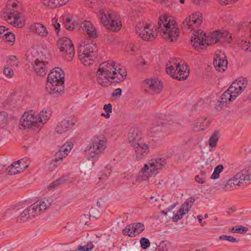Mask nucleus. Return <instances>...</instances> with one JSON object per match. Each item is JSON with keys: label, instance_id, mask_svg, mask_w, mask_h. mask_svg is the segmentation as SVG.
Here are the masks:
<instances>
[{"label": "nucleus", "instance_id": "nucleus-1", "mask_svg": "<svg viewBox=\"0 0 251 251\" xmlns=\"http://www.w3.org/2000/svg\"><path fill=\"white\" fill-rule=\"evenodd\" d=\"M157 30L163 38L170 39L171 42L175 41L179 34L178 28L174 21L165 15L159 17Z\"/></svg>", "mask_w": 251, "mask_h": 251}, {"label": "nucleus", "instance_id": "nucleus-2", "mask_svg": "<svg viewBox=\"0 0 251 251\" xmlns=\"http://www.w3.org/2000/svg\"><path fill=\"white\" fill-rule=\"evenodd\" d=\"M218 32L214 31L208 36L205 35L202 31L198 30L194 31L192 34L191 41L193 47L198 50H202L207 45L214 44L219 42L217 35Z\"/></svg>", "mask_w": 251, "mask_h": 251}, {"label": "nucleus", "instance_id": "nucleus-3", "mask_svg": "<svg viewBox=\"0 0 251 251\" xmlns=\"http://www.w3.org/2000/svg\"><path fill=\"white\" fill-rule=\"evenodd\" d=\"M106 146V141L103 137L100 136H93L84 151L86 157L88 160L98 158L103 153Z\"/></svg>", "mask_w": 251, "mask_h": 251}, {"label": "nucleus", "instance_id": "nucleus-4", "mask_svg": "<svg viewBox=\"0 0 251 251\" xmlns=\"http://www.w3.org/2000/svg\"><path fill=\"white\" fill-rule=\"evenodd\" d=\"M166 163L164 158L151 160L149 164L144 165L139 173V176L141 177L142 180H146L149 177L155 176L165 166Z\"/></svg>", "mask_w": 251, "mask_h": 251}, {"label": "nucleus", "instance_id": "nucleus-5", "mask_svg": "<svg viewBox=\"0 0 251 251\" xmlns=\"http://www.w3.org/2000/svg\"><path fill=\"white\" fill-rule=\"evenodd\" d=\"M101 23L108 30L116 31L120 30L122 26L121 21L106 10L100 9L96 12Z\"/></svg>", "mask_w": 251, "mask_h": 251}, {"label": "nucleus", "instance_id": "nucleus-6", "mask_svg": "<svg viewBox=\"0 0 251 251\" xmlns=\"http://www.w3.org/2000/svg\"><path fill=\"white\" fill-rule=\"evenodd\" d=\"M251 180V168L245 169L238 172L232 179L227 181L225 185L224 189L230 191L236 186H241L244 182Z\"/></svg>", "mask_w": 251, "mask_h": 251}, {"label": "nucleus", "instance_id": "nucleus-7", "mask_svg": "<svg viewBox=\"0 0 251 251\" xmlns=\"http://www.w3.org/2000/svg\"><path fill=\"white\" fill-rule=\"evenodd\" d=\"M58 47L64 58L70 61L75 55V49L72 41L67 37H62L57 42Z\"/></svg>", "mask_w": 251, "mask_h": 251}, {"label": "nucleus", "instance_id": "nucleus-8", "mask_svg": "<svg viewBox=\"0 0 251 251\" xmlns=\"http://www.w3.org/2000/svg\"><path fill=\"white\" fill-rule=\"evenodd\" d=\"M3 17L8 23L14 26L22 28L25 25V17L21 13L15 11L14 10H10L6 13L3 14Z\"/></svg>", "mask_w": 251, "mask_h": 251}, {"label": "nucleus", "instance_id": "nucleus-9", "mask_svg": "<svg viewBox=\"0 0 251 251\" xmlns=\"http://www.w3.org/2000/svg\"><path fill=\"white\" fill-rule=\"evenodd\" d=\"M152 25H144L139 24L135 27L136 33L138 35L145 41L153 40L156 36V31L152 30Z\"/></svg>", "mask_w": 251, "mask_h": 251}, {"label": "nucleus", "instance_id": "nucleus-10", "mask_svg": "<svg viewBox=\"0 0 251 251\" xmlns=\"http://www.w3.org/2000/svg\"><path fill=\"white\" fill-rule=\"evenodd\" d=\"M202 21V15L201 13L197 12L190 15L187 17L182 24V27L186 30H194L201 25Z\"/></svg>", "mask_w": 251, "mask_h": 251}, {"label": "nucleus", "instance_id": "nucleus-11", "mask_svg": "<svg viewBox=\"0 0 251 251\" xmlns=\"http://www.w3.org/2000/svg\"><path fill=\"white\" fill-rule=\"evenodd\" d=\"M73 144L72 142H67L65 143L55 155L54 159L50 163V168L52 169L57 167L61 163L63 158H65L71 150Z\"/></svg>", "mask_w": 251, "mask_h": 251}, {"label": "nucleus", "instance_id": "nucleus-12", "mask_svg": "<svg viewBox=\"0 0 251 251\" xmlns=\"http://www.w3.org/2000/svg\"><path fill=\"white\" fill-rule=\"evenodd\" d=\"M39 123L37 116H35L33 111L25 112L21 119L19 126L24 129L29 128Z\"/></svg>", "mask_w": 251, "mask_h": 251}, {"label": "nucleus", "instance_id": "nucleus-13", "mask_svg": "<svg viewBox=\"0 0 251 251\" xmlns=\"http://www.w3.org/2000/svg\"><path fill=\"white\" fill-rule=\"evenodd\" d=\"M50 205V200L48 198H44L37 201L30 205V208H32V212L36 216L40 215L44 212Z\"/></svg>", "mask_w": 251, "mask_h": 251}, {"label": "nucleus", "instance_id": "nucleus-14", "mask_svg": "<svg viewBox=\"0 0 251 251\" xmlns=\"http://www.w3.org/2000/svg\"><path fill=\"white\" fill-rule=\"evenodd\" d=\"M145 226L143 224L135 223L127 225L123 230V233L124 235L135 237L143 232Z\"/></svg>", "mask_w": 251, "mask_h": 251}, {"label": "nucleus", "instance_id": "nucleus-15", "mask_svg": "<svg viewBox=\"0 0 251 251\" xmlns=\"http://www.w3.org/2000/svg\"><path fill=\"white\" fill-rule=\"evenodd\" d=\"M213 65L215 69L219 72L225 71L227 67V61L224 52L221 51L216 52L213 60Z\"/></svg>", "mask_w": 251, "mask_h": 251}, {"label": "nucleus", "instance_id": "nucleus-16", "mask_svg": "<svg viewBox=\"0 0 251 251\" xmlns=\"http://www.w3.org/2000/svg\"><path fill=\"white\" fill-rule=\"evenodd\" d=\"M77 122L75 117H69L68 119H64L58 123L56 127V131L59 134H62L69 130Z\"/></svg>", "mask_w": 251, "mask_h": 251}, {"label": "nucleus", "instance_id": "nucleus-17", "mask_svg": "<svg viewBox=\"0 0 251 251\" xmlns=\"http://www.w3.org/2000/svg\"><path fill=\"white\" fill-rule=\"evenodd\" d=\"M144 85L145 88L153 93H159L162 88V83L157 78H150L144 80Z\"/></svg>", "mask_w": 251, "mask_h": 251}, {"label": "nucleus", "instance_id": "nucleus-18", "mask_svg": "<svg viewBox=\"0 0 251 251\" xmlns=\"http://www.w3.org/2000/svg\"><path fill=\"white\" fill-rule=\"evenodd\" d=\"M176 65V74H174L173 78L178 80H185L189 75V69L186 64L180 65L179 63H174Z\"/></svg>", "mask_w": 251, "mask_h": 251}, {"label": "nucleus", "instance_id": "nucleus-19", "mask_svg": "<svg viewBox=\"0 0 251 251\" xmlns=\"http://www.w3.org/2000/svg\"><path fill=\"white\" fill-rule=\"evenodd\" d=\"M47 79L50 81L58 82L59 84H64V74L62 70L59 68H55L50 71Z\"/></svg>", "mask_w": 251, "mask_h": 251}, {"label": "nucleus", "instance_id": "nucleus-20", "mask_svg": "<svg viewBox=\"0 0 251 251\" xmlns=\"http://www.w3.org/2000/svg\"><path fill=\"white\" fill-rule=\"evenodd\" d=\"M110 76L98 69L96 74V79L99 84L102 87H107L111 84Z\"/></svg>", "mask_w": 251, "mask_h": 251}, {"label": "nucleus", "instance_id": "nucleus-21", "mask_svg": "<svg viewBox=\"0 0 251 251\" xmlns=\"http://www.w3.org/2000/svg\"><path fill=\"white\" fill-rule=\"evenodd\" d=\"M64 88V84H59L58 82L47 79L46 90L50 94L53 95L60 93L63 91Z\"/></svg>", "mask_w": 251, "mask_h": 251}, {"label": "nucleus", "instance_id": "nucleus-22", "mask_svg": "<svg viewBox=\"0 0 251 251\" xmlns=\"http://www.w3.org/2000/svg\"><path fill=\"white\" fill-rule=\"evenodd\" d=\"M96 50V46L94 44L89 42L87 43L83 42L80 45L78 49V53L95 55Z\"/></svg>", "mask_w": 251, "mask_h": 251}, {"label": "nucleus", "instance_id": "nucleus-23", "mask_svg": "<svg viewBox=\"0 0 251 251\" xmlns=\"http://www.w3.org/2000/svg\"><path fill=\"white\" fill-rule=\"evenodd\" d=\"M142 133L136 128H130L128 133V141L131 146L141 142Z\"/></svg>", "mask_w": 251, "mask_h": 251}, {"label": "nucleus", "instance_id": "nucleus-24", "mask_svg": "<svg viewBox=\"0 0 251 251\" xmlns=\"http://www.w3.org/2000/svg\"><path fill=\"white\" fill-rule=\"evenodd\" d=\"M132 147L135 151L136 158L138 160L142 159L143 156L146 155L149 151L148 145L142 142L136 144Z\"/></svg>", "mask_w": 251, "mask_h": 251}, {"label": "nucleus", "instance_id": "nucleus-25", "mask_svg": "<svg viewBox=\"0 0 251 251\" xmlns=\"http://www.w3.org/2000/svg\"><path fill=\"white\" fill-rule=\"evenodd\" d=\"M30 31L38 34L42 37H46L48 35V31L47 28L42 24L39 23H35L29 26Z\"/></svg>", "mask_w": 251, "mask_h": 251}, {"label": "nucleus", "instance_id": "nucleus-26", "mask_svg": "<svg viewBox=\"0 0 251 251\" xmlns=\"http://www.w3.org/2000/svg\"><path fill=\"white\" fill-rule=\"evenodd\" d=\"M79 30L85 31L91 37H97V32L92 24L89 21H84L79 26Z\"/></svg>", "mask_w": 251, "mask_h": 251}, {"label": "nucleus", "instance_id": "nucleus-27", "mask_svg": "<svg viewBox=\"0 0 251 251\" xmlns=\"http://www.w3.org/2000/svg\"><path fill=\"white\" fill-rule=\"evenodd\" d=\"M126 76V72L120 68L113 71L110 76L111 83H119L124 80Z\"/></svg>", "mask_w": 251, "mask_h": 251}, {"label": "nucleus", "instance_id": "nucleus-28", "mask_svg": "<svg viewBox=\"0 0 251 251\" xmlns=\"http://www.w3.org/2000/svg\"><path fill=\"white\" fill-rule=\"evenodd\" d=\"M47 64V62L40 60L32 64L34 71L37 75L44 76L47 74L48 71Z\"/></svg>", "mask_w": 251, "mask_h": 251}, {"label": "nucleus", "instance_id": "nucleus-29", "mask_svg": "<svg viewBox=\"0 0 251 251\" xmlns=\"http://www.w3.org/2000/svg\"><path fill=\"white\" fill-rule=\"evenodd\" d=\"M32 208H30V206L25 209L17 218V221L19 223H24L27 221L29 219L35 217L36 216L34 214H32Z\"/></svg>", "mask_w": 251, "mask_h": 251}, {"label": "nucleus", "instance_id": "nucleus-30", "mask_svg": "<svg viewBox=\"0 0 251 251\" xmlns=\"http://www.w3.org/2000/svg\"><path fill=\"white\" fill-rule=\"evenodd\" d=\"M115 65V62L113 61L104 62L100 64L99 69L111 75L113 71L116 70V68L114 67Z\"/></svg>", "mask_w": 251, "mask_h": 251}, {"label": "nucleus", "instance_id": "nucleus-31", "mask_svg": "<svg viewBox=\"0 0 251 251\" xmlns=\"http://www.w3.org/2000/svg\"><path fill=\"white\" fill-rule=\"evenodd\" d=\"M39 52L37 49L31 48L28 50L26 53V60L32 65L39 60L37 58Z\"/></svg>", "mask_w": 251, "mask_h": 251}, {"label": "nucleus", "instance_id": "nucleus-32", "mask_svg": "<svg viewBox=\"0 0 251 251\" xmlns=\"http://www.w3.org/2000/svg\"><path fill=\"white\" fill-rule=\"evenodd\" d=\"M44 5L50 8L66 4L69 0H42Z\"/></svg>", "mask_w": 251, "mask_h": 251}, {"label": "nucleus", "instance_id": "nucleus-33", "mask_svg": "<svg viewBox=\"0 0 251 251\" xmlns=\"http://www.w3.org/2000/svg\"><path fill=\"white\" fill-rule=\"evenodd\" d=\"M206 123V119L201 118L197 119L193 123V130L195 131L204 130Z\"/></svg>", "mask_w": 251, "mask_h": 251}, {"label": "nucleus", "instance_id": "nucleus-34", "mask_svg": "<svg viewBox=\"0 0 251 251\" xmlns=\"http://www.w3.org/2000/svg\"><path fill=\"white\" fill-rule=\"evenodd\" d=\"M21 163V160L12 163L6 168V173L9 175H15L20 173L22 168L18 169V167H16V165H20Z\"/></svg>", "mask_w": 251, "mask_h": 251}, {"label": "nucleus", "instance_id": "nucleus-35", "mask_svg": "<svg viewBox=\"0 0 251 251\" xmlns=\"http://www.w3.org/2000/svg\"><path fill=\"white\" fill-rule=\"evenodd\" d=\"M78 56L81 62L85 66H89L92 64L94 62V58L95 57V55L81 53H78Z\"/></svg>", "mask_w": 251, "mask_h": 251}, {"label": "nucleus", "instance_id": "nucleus-36", "mask_svg": "<svg viewBox=\"0 0 251 251\" xmlns=\"http://www.w3.org/2000/svg\"><path fill=\"white\" fill-rule=\"evenodd\" d=\"M51 111L50 109H43L37 115L39 123H43L48 120L51 116Z\"/></svg>", "mask_w": 251, "mask_h": 251}, {"label": "nucleus", "instance_id": "nucleus-37", "mask_svg": "<svg viewBox=\"0 0 251 251\" xmlns=\"http://www.w3.org/2000/svg\"><path fill=\"white\" fill-rule=\"evenodd\" d=\"M237 97V96H236L235 94H233V93L228 92L227 89L222 95L221 99L224 102L226 103L227 102L231 101L232 100H235Z\"/></svg>", "mask_w": 251, "mask_h": 251}, {"label": "nucleus", "instance_id": "nucleus-38", "mask_svg": "<svg viewBox=\"0 0 251 251\" xmlns=\"http://www.w3.org/2000/svg\"><path fill=\"white\" fill-rule=\"evenodd\" d=\"M218 32L217 35L218 38H219L220 42H230L231 40V36L229 35V33L227 31L224 30L222 32Z\"/></svg>", "mask_w": 251, "mask_h": 251}, {"label": "nucleus", "instance_id": "nucleus-39", "mask_svg": "<svg viewBox=\"0 0 251 251\" xmlns=\"http://www.w3.org/2000/svg\"><path fill=\"white\" fill-rule=\"evenodd\" d=\"M238 82H234L232 83L230 86L228 88V91L230 93H233L236 96H238L243 90L241 89Z\"/></svg>", "mask_w": 251, "mask_h": 251}, {"label": "nucleus", "instance_id": "nucleus-40", "mask_svg": "<svg viewBox=\"0 0 251 251\" xmlns=\"http://www.w3.org/2000/svg\"><path fill=\"white\" fill-rule=\"evenodd\" d=\"M175 59H172L170 61L169 64L167 65V68L166 69V72L168 74L171 75V76L173 77V75L174 74H176V65L174 63H176L175 61Z\"/></svg>", "mask_w": 251, "mask_h": 251}, {"label": "nucleus", "instance_id": "nucleus-41", "mask_svg": "<svg viewBox=\"0 0 251 251\" xmlns=\"http://www.w3.org/2000/svg\"><path fill=\"white\" fill-rule=\"evenodd\" d=\"M219 132L215 130L211 135L209 140V146L211 148H215L217 146V143L219 139Z\"/></svg>", "mask_w": 251, "mask_h": 251}, {"label": "nucleus", "instance_id": "nucleus-42", "mask_svg": "<svg viewBox=\"0 0 251 251\" xmlns=\"http://www.w3.org/2000/svg\"><path fill=\"white\" fill-rule=\"evenodd\" d=\"M4 35V40L9 43H11L12 44L14 43L15 40V37L14 33L11 32L9 30H7Z\"/></svg>", "mask_w": 251, "mask_h": 251}, {"label": "nucleus", "instance_id": "nucleus-43", "mask_svg": "<svg viewBox=\"0 0 251 251\" xmlns=\"http://www.w3.org/2000/svg\"><path fill=\"white\" fill-rule=\"evenodd\" d=\"M224 167L222 165H218L214 170V172L210 176L212 179H217L219 177L220 174L223 171Z\"/></svg>", "mask_w": 251, "mask_h": 251}, {"label": "nucleus", "instance_id": "nucleus-44", "mask_svg": "<svg viewBox=\"0 0 251 251\" xmlns=\"http://www.w3.org/2000/svg\"><path fill=\"white\" fill-rule=\"evenodd\" d=\"M8 114L6 112L1 111L0 112V126H4L7 124Z\"/></svg>", "mask_w": 251, "mask_h": 251}, {"label": "nucleus", "instance_id": "nucleus-45", "mask_svg": "<svg viewBox=\"0 0 251 251\" xmlns=\"http://www.w3.org/2000/svg\"><path fill=\"white\" fill-rule=\"evenodd\" d=\"M85 5L92 8H99V4L98 0H86Z\"/></svg>", "mask_w": 251, "mask_h": 251}, {"label": "nucleus", "instance_id": "nucleus-46", "mask_svg": "<svg viewBox=\"0 0 251 251\" xmlns=\"http://www.w3.org/2000/svg\"><path fill=\"white\" fill-rule=\"evenodd\" d=\"M248 230L247 227L240 226L239 227H233L231 229V231L234 233H243Z\"/></svg>", "mask_w": 251, "mask_h": 251}, {"label": "nucleus", "instance_id": "nucleus-47", "mask_svg": "<svg viewBox=\"0 0 251 251\" xmlns=\"http://www.w3.org/2000/svg\"><path fill=\"white\" fill-rule=\"evenodd\" d=\"M240 46L242 49L245 50L251 51V43L249 41L242 40L241 42Z\"/></svg>", "mask_w": 251, "mask_h": 251}, {"label": "nucleus", "instance_id": "nucleus-48", "mask_svg": "<svg viewBox=\"0 0 251 251\" xmlns=\"http://www.w3.org/2000/svg\"><path fill=\"white\" fill-rule=\"evenodd\" d=\"M167 243L165 241H162L157 246L154 251H167Z\"/></svg>", "mask_w": 251, "mask_h": 251}, {"label": "nucleus", "instance_id": "nucleus-49", "mask_svg": "<svg viewBox=\"0 0 251 251\" xmlns=\"http://www.w3.org/2000/svg\"><path fill=\"white\" fill-rule=\"evenodd\" d=\"M141 247L143 249H146L150 246L149 240L145 237H142L140 240Z\"/></svg>", "mask_w": 251, "mask_h": 251}, {"label": "nucleus", "instance_id": "nucleus-50", "mask_svg": "<svg viewBox=\"0 0 251 251\" xmlns=\"http://www.w3.org/2000/svg\"><path fill=\"white\" fill-rule=\"evenodd\" d=\"M237 82H238L239 86H240V89H243V90H244V89L246 87L247 84H248V81H247V80L246 79V78H243V77H240L239 78Z\"/></svg>", "mask_w": 251, "mask_h": 251}, {"label": "nucleus", "instance_id": "nucleus-51", "mask_svg": "<svg viewBox=\"0 0 251 251\" xmlns=\"http://www.w3.org/2000/svg\"><path fill=\"white\" fill-rule=\"evenodd\" d=\"M219 238V239L225 240L233 243L238 242V240L235 238L231 236L222 235L220 236Z\"/></svg>", "mask_w": 251, "mask_h": 251}, {"label": "nucleus", "instance_id": "nucleus-52", "mask_svg": "<svg viewBox=\"0 0 251 251\" xmlns=\"http://www.w3.org/2000/svg\"><path fill=\"white\" fill-rule=\"evenodd\" d=\"M71 20L70 19H67L64 23L65 26L68 30H73L75 28V25L73 23H71Z\"/></svg>", "mask_w": 251, "mask_h": 251}, {"label": "nucleus", "instance_id": "nucleus-53", "mask_svg": "<svg viewBox=\"0 0 251 251\" xmlns=\"http://www.w3.org/2000/svg\"><path fill=\"white\" fill-rule=\"evenodd\" d=\"M103 109L106 113V118L108 119L110 117V113L112 112V105L110 103L105 104L103 106Z\"/></svg>", "mask_w": 251, "mask_h": 251}, {"label": "nucleus", "instance_id": "nucleus-54", "mask_svg": "<svg viewBox=\"0 0 251 251\" xmlns=\"http://www.w3.org/2000/svg\"><path fill=\"white\" fill-rule=\"evenodd\" d=\"M190 207L189 205L186 204L184 202L183 204L181 205L180 206L178 212H184L185 215L190 210Z\"/></svg>", "mask_w": 251, "mask_h": 251}, {"label": "nucleus", "instance_id": "nucleus-55", "mask_svg": "<svg viewBox=\"0 0 251 251\" xmlns=\"http://www.w3.org/2000/svg\"><path fill=\"white\" fill-rule=\"evenodd\" d=\"M61 179L59 178L56 180L55 181L51 183L48 187V189L50 190H52L57 187L60 183Z\"/></svg>", "mask_w": 251, "mask_h": 251}, {"label": "nucleus", "instance_id": "nucleus-56", "mask_svg": "<svg viewBox=\"0 0 251 251\" xmlns=\"http://www.w3.org/2000/svg\"><path fill=\"white\" fill-rule=\"evenodd\" d=\"M217 1L222 5L233 4L238 0H217Z\"/></svg>", "mask_w": 251, "mask_h": 251}, {"label": "nucleus", "instance_id": "nucleus-57", "mask_svg": "<svg viewBox=\"0 0 251 251\" xmlns=\"http://www.w3.org/2000/svg\"><path fill=\"white\" fill-rule=\"evenodd\" d=\"M3 74L7 77H11L14 75V72L12 69L7 67L4 68Z\"/></svg>", "mask_w": 251, "mask_h": 251}, {"label": "nucleus", "instance_id": "nucleus-58", "mask_svg": "<svg viewBox=\"0 0 251 251\" xmlns=\"http://www.w3.org/2000/svg\"><path fill=\"white\" fill-rule=\"evenodd\" d=\"M185 215L184 212H178V210L176 213L175 214L173 218V220H176V222L178 221L179 220L182 219V217Z\"/></svg>", "mask_w": 251, "mask_h": 251}, {"label": "nucleus", "instance_id": "nucleus-59", "mask_svg": "<svg viewBox=\"0 0 251 251\" xmlns=\"http://www.w3.org/2000/svg\"><path fill=\"white\" fill-rule=\"evenodd\" d=\"M147 65V62L142 58H140L138 60V67L140 70L144 69V66Z\"/></svg>", "mask_w": 251, "mask_h": 251}, {"label": "nucleus", "instance_id": "nucleus-60", "mask_svg": "<svg viewBox=\"0 0 251 251\" xmlns=\"http://www.w3.org/2000/svg\"><path fill=\"white\" fill-rule=\"evenodd\" d=\"M195 180L199 183L203 184L205 182V177L200 175H197L195 177Z\"/></svg>", "mask_w": 251, "mask_h": 251}, {"label": "nucleus", "instance_id": "nucleus-61", "mask_svg": "<svg viewBox=\"0 0 251 251\" xmlns=\"http://www.w3.org/2000/svg\"><path fill=\"white\" fill-rule=\"evenodd\" d=\"M195 201V198L192 197L187 199L186 201L184 202V203H185L186 204L189 205L190 207H191Z\"/></svg>", "mask_w": 251, "mask_h": 251}, {"label": "nucleus", "instance_id": "nucleus-62", "mask_svg": "<svg viewBox=\"0 0 251 251\" xmlns=\"http://www.w3.org/2000/svg\"><path fill=\"white\" fill-rule=\"evenodd\" d=\"M122 95V90L120 88L116 89L112 93L113 97H120Z\"/></svg>", "mask_w": 251, "mask_h": 251}, {"label": "nucleus", "instance_id": "nucleus-63", "mask_svg": "<svg viewBox=\"0 0 251 251\" xmlns=\"http://www.w3.org/2000/svg\"><path fill=\"white\" fill-rule=\"evenodd\" d=\"M7 30H9V29L6 28L4 26H0V38L4 37V33H6Z\"/></svg>", "mask_w": 251, "mask_h": 251}, {"label": "nucleus", "instance_id": "nucleus-64", "mask_svg": "<svg viewBox=\"0 0 251 251\" xmlns=\"http://www.w3.org/2000/svg\"><path fill=\"white\" fill-rule=\"evenodd\" d=\"M52 25H53L56 31H58L60 28V25L59 23H58L57 20L55 19L52 20Z\"/></svg>", "mask_w": 251, "mask_h": 251}]
</instances>
